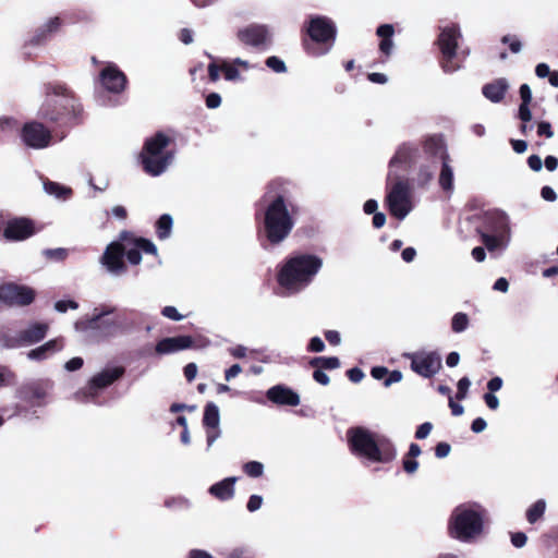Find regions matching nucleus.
<instances>
[{
  "label": "nucleus",
  "mask_w": 558,
  "mask_h": 558,
  "mask_svg": "<svg viewBox=\"0 0 558 558\" xmlns=\"http://www.w3.org/2000/svg\"><path fill=\"white\" fill-rule=\"evenodd\" d=\"M395 29L391 24H381L376 29V35L381 39H392Z\"/></svg>",
  "instance_id": "nucleus-44"
},
{
  "label": "nucleus",
  "mask_w": 558,
  "mask_h": 558,
  "mask_svg": "<svg viewBox=\"0 0 558 558\" xmlns=\"http://www.w3.org/2000/svg\"><path fill=\"white\" fill-rule=\"evenodd\" d=\"M124 256L132 265H138L142 260V254L136 246L125 252Z\"/></svg>",
  "instance_id": "nucleus-53"
},
{
  "label": "nucleus",
  "mask_w": 558,
  "mask_h": 558,
  "mask_svg": "<svg viewBox=\"0 0 558 558\" xmlns=\"http://www.w3.org/2000/svg\"><path fill=\"white\" fill-rule=\"evenodd\" d=\"M471 386V381L468 377H462L459 379L458 381V385H457V388H458V391H457V395H456V398L458 400H463L466 395H468V390Z\"/></svg>",
  "instance_id": "nucleus-41"
},
{
  "label": "nucleus",
  "mask_w": 558,
  "mask_h": 558,
  "mask_svg": "<svg viewBox=\"0 0 558 558\" xmlns=\"http://www.w3.org/2000/svg\"><path fill=\"white\" fill-rule=\"evenodd\" d=\"M62 25V20L59 16L49 19V21L35 29L33 36L28 39L27 45L40 46L44 45L52 33L59 31Z\"/></svg>",
  "instance_id": "nucleus-23"
},
{
  "label": "nucleus",
  "mask_w": 558,
  "mask_h": 558,
  "mask_svg": "<svg viewBox=\"0 0 558 558\" xmlns=\"http://www.w3.org/2000/svg\"><path fill=\"white\" fill-rule=\"evenodd\" d=\"M313 379L322 386H327L330 383L329 376L322 368H314Z\"/></svg>",
  "instance_id": "nucleus-50"
},
{
  "label": "nucleus",
  "mask_w": 558,
  "mask_h": 558,
  "mask_svg": "<svg viewBox=\"0 0 558 558\" xmlns=\"http://www.w3.org/2000/svg\"><path fill=\"white\" fill-rule=\"evenodd\" d=\"M347 441L353 456L372 463H389L397 457L391 440L363 426L350 427L347 430Z\"/></svg>",
  "instance_id": "nucleus-2"
},
{
  "label": "nucleus",
  "mask_w": 558,
  "mask_h": 558,
  "mask_svg": "<svg viewBox=\"0 0 558 558\" xmlns=\"http://www.w3.org/2000/svg\"><path fill=\"white\" fill-rule=\"evenodd\" d=\"M484 519L481 511L457 507L450 517L448 532L452 538L469 542L483 532Z\"/></svg>",
  "instance_id": "nucleus-7"
},
{
  "label": "nucleus",
  "mask_w": 558,
  "mask_h": 558,
  "mask_svg": "<svg viewBox=\"0 0 558 558\" xmlns=\"http://www.w3.org/2000/svg\"><path fill=\"white\" fill-rule=\"evenodd\" d=\"M36 233L35 223L26 217L10 219L3 230V236L9 241H23Z\"/></svg>",
  "instance_id": "nucleus-18"
},
{
  "label": "nucleus",
  "mask_w": 558,
  "mask_h": 558,
  "mask_svg": "<svg viewBox=\"0 0 558 558\" xmlns=\"http://www.w3.org/2000/svg\"><path fill=\"white\" fill-rule=\"evenodd\" d=\"M36 299V291L25 284L4 282L0 284V302L9 307H24Z\"/></svg>",
  "instance_id": "nucleus-14"
},
{
  "label": "nucleus",
  "mask_w": 558,
  "mask_h": 558,
  "mask_svg": "<svg viewBox=\"0 0 558 558\" xmlns=\"http://www.w3.org/2000/svg\"><path fill=\"white\" fill-rule=\"evenodd\" d=\"M312 368H322L324 371H332L340 367L341 362L337 356H315L308 361Z\"/></svg>",
  "instance_id": "nucleus-31"
},
{
  "label": "nucleus",
  "mask_w": 558,
  "mask_h": 558,
  "mask_svg": "<svg viewBox=\"0 0 558 558\" xmlns=\"http://www.w3.org/2000/svg\"><path fill=\"white\" fill-rule=\"evenodd\" d=\"M124 254L125 248L123 244L112 242L107 246L102 255V263L111 272H124L126 270V266L123 262Z\"/></svg>",
  "instance_id": "nucleus-20"
},
{
  "label": "nucleus",
  "mask_w": 558,
  "mask_h": 558,
  "mask_svg": "<svg viewBox=\"0 0 558 558\" xmlns=\"http://www.w3.org/2000/svg\"><path fill=\"white\" fill-rule=\"evenodd\" d=\"M221 71L223 72L225 78L227 81H235L240 77L239 70L232 64L226 62L222 63Z\"/></svg>",
  "instance_id": "nucleus-42"
},
{
  "label": "nucleus",
  "mask_w": 558,
  "mask_h": 558,
  "mask_svg": "<svg viewBox=\"0 0 558 558\" xmlns=\"http://www.w3.org/2000/svg\"><path fill=\"white\" fill-rule=\"evenodd\" d=\"M44 254L48 258H53V259H57V260H63L66 257L68 252H66L65 248H49V250H46L44 252Z\"/></svg>",
  "instance_id": "nucleus-47"
},
{
  "label": "nucleus",
  "mask_w": 558,
  "mask_h": 558,
  "mask_svg": "<svg viewBox=\"0 0 558 558\" xmlns=\"http://www.w3.org/2000/svg\"><path fill=\"white\" fill-rule=\"evenodd\" d=\"M484 401L490 410H496L499 407V400L493 392H486L484 395Z\"/></svg>",
  "instance_id": "nucleus-63"
},
{
  "label": "nucleus",
  "mask_w": 558,
  "mask_h": 558,
  "mask_svg": "<svg viewBox=\"0 0 558 558\" xmlns=\"http://www.w3.org/2000/svg\"><path fill=\"white\" fill-rule=\"evenodd\" d=\"M236 37L245 46L254 47L258 50H266L272 44V35L266 25L250 24L240 28Z\"/></svg>",
  "instance_id": "nucleus-16"
},
{
  "label": "nucleus",
  "mask_w": 558,
  "mask_h": 558,
  "mask_svg": "<svg viewBox=\"0 0 558 558\" xmlns=\"http://www.w3.org/2000/svg\"><path fill=\"white\" fill-rule=\"evenodd\" d=\"M220 416L219 409L214 402H208L204 409L203 424L207 428H217Z\"/></svg>",
  "instance_id": "nucleus-32"
},
{
  "label": "nucleus",
  "mask_w": 558,
  "mask_h": 558,
  "mask_svg": "<svg viewBox=\"0 0 558 558\" xmlns=\"http://www.w3.org/2000/svg\"><path fill=\"white\" fill-rule=\"evenodd\" d=\"M461 37L458 25L446 26L441 29L436 44L440 50L439 63L446 73L456 72L461 68L458 58V39Z\"/></svg>",
  "instance_id": "nucleus-9"
},
{
  "label": "nucleus",
  "mask_w": 558,
  "mask_h": 558,
  "mask_svg": "<svg viewBox=\"0 0 558 558\" xmlns=\"http://www.w3.org/2000/svg\"><path fill=\"white\" fill-rule=\"evenodd\" d=\"M134 245L140 250V252L143 251L144 253L151 254V255L157 254V247L148 239L137 238L134 240Z\"/></svg>",
  "instance_id": "nucleus-40"
},
{
  "label": "nucleus",
  "mask_w": 558,
  "mask_h": 558,
  "mask_svg": "<svg viewBox=\"0 0 558 558\" xmlns=\"http://www.w3.org/2000/svg\"><path fill=\"white\" fill-rule=\"evenodd\" d=\"M221 71V66L211 62L208 64V78L210 82L215 83L219 80V72Z\"/></svg>",
  "instance_id": "nucleus-62"
},
{
  "label": "nucleus",
  "mask_w": 558,
  "mask_h": 558,
  "mask_svg": "<svg viewBox=\"0 0 558 558\" xmlns=\"http://www.w3.org/2000/svg\"><path fill=\"white\" fill-rule=\"evenodd\" d=\"M61 347L62 345L59 343V341L57 339L49 340L46 343H44L43 345L31 350L27 353V356L31 360L43 361V360L47 359L50 354L59 351L61 349Z\"/></svg>",
  "instance_id": "nucleus-29"
},
{
  "label": "nucleus",
  "mask_w": 558,
  "mask_h": 558,
  "mask_svg": "<svg viewBox=\"0 0 558 558\" xmlns=\"http://www.w3.org/2000/svg\"><path fill=\"white\" fill-rule=\"evenodd\" d=\"M388 373H389V369L385 366H375L371 369V375L377 380H380V379L385 380Z\"/></svg>",
  "instance_id": "nucleus-64"
},
{
  "label": "nucleus",
  "mask_w": 558,
  "mask_h": 558,
  "mask_svg": "<svg viewBox=\"0 0 558 558\" xmlns=\"http://www.w3.org/2000/svg\"><path fill=\"white\" fill-rule=\"evenodd\" d=\"M194 340L191 336L168 337L156 343L155 352L158 355L174 353L192 348Z\"/></svg>",
  "instance_id": "nucleus-21"
},
{
  "label": "nucleus",
  "mask_w": 558,
  "mask_h": 558,
  "mask_svg": "<svg viewBox=\"0 0 558 558\" xmlns=\"http://www.w3.org/2000/svg\"><path fill=\"white\" fill-rule=\"evenodd\" d=\"M243 472L250 477H259L263 475L264 465L258 461H248L242 466Z\"/></svg>",
  "instance_id": "nucleus-38"
},
{
  "label": "nucleus",
  "mask_w": 558,
  "mask_h": 558,
  "mask_svg": "<svg viewBox=\"0 0 558 558\" xmlns=\"http://www.w3.org/2000/svg\"><path fill=\"white\" fill-rule=\"evenodd\" d=\"M184 376L187 381H192L195 379L197 374V366L195 363H189L183 368Z\"/></svg>",
  "instance_id": "nucleus-61"
},
{
  "label": "nucleus",
  "mask_w": 558,
  "mask_h": 558,
  "mask_svg": "<svg viewBox=\"0 0 558 558\" xmlns=\"http://www.w3.org/2000/svg\"><path fill=\"white\" fill-rule=\"evenodd\" d=\"M421 447L417 444L412 442L410 445L409 451L402 459V468L405 473L413 474L417 471L418 462L416 461V458L421 454Z\"/></svg>",
  "instance_id": "nucleus-30"
},
{
  "label": "nucleus",
  "mask_w": 558,
  "mask_h": 558,
  "mask_svg": "<svg viewBox=\"0 0 558 558\" xmlns=\"http://www.w3.org/2000/svg\"><path fill=\"white\" fill-rule=\"evenodd\" d=\"M509 89V84L506 78L500 77L487 83L483 86L482 93L485 98L492 102H500L504 100L506 93Z\"/></svg>",
  "instance_id": "nucleus-24"
},
{
  "label": "nucleus",
  "mask_w": 558,
  "mask_h": 558,
  "mask_svg": "<svg viewBox=\"0 0 558 558\" xmlns=\"http://www.w3.org/2000/svg\"><path fill=\"white\" fill-rule=\"evenodd\" d=\"M417 153H418L417 148L407 145V144H403L402 146H400L398 148V150L396 151L393 157L390 159L389 166L390 167H395L398 165L411 166L414 162V160L417 156Z\"/></svg>",
  "instance_id": "nucleus-27"
},
{
  "label": "nucleus",
  "mask_w": 558,
  "mask_h": 558,
  "mask_svg": "<svg viewBox=\"0 0 558 558\" xmlns=\"http://www.w3.org/2000/svg\"><path fill=\"white\" fill-rule=\"evenodd\" d=\"M114 311L113 306L106 304L95 307L92 316L87 319V327L97 330L102 337L116 336L121 330V324L117 318L107 317Z\"/></svg>",
  "instance_id": "nucleus-15"
},
{
  "label": "nucleus",
  "mask_w": 558,
  "mask_h": 558,
  "mask_svg": "<svg viewBox=\"0 0 558 558\" xmlns=\"http://www.w3.org/2000/svg\"><path fill=\"white\" fill-rule=\"evenodd\" d=\"M402 373L398 369L389 371L388 375L386 376V379L384 380V386L389 387L390 385L395 383H399L402 379Z\"/></svg>",
  "instance_id": "nucleus-55"
},
{
  "label": "nucleus",
  "mask_w": 558,
  "mask_h": 558,
  "mask_svg": "<svg viewBox=\"0 0 558 558\" xmlns=\"http://www.w3.org/2000/svg\"><path fill=\"white\" fill-rule=\"evenodd\" d=\"M527 537L523 532H514L511 533V544L517 547L521 548L526 544Z\"/></svg>",
  "instance_id": "nucleus-54"
},
{
  "label": "nucleus",
  "mask_w": 558,
  "mask_h": 558,
  "mask_svg": "<svg viewBox=\"0 0 558 558\" xmlns=\"http://www.w3.org/2000/svg\"><path fill=\"white\" fill-rule=\"evenodd\" d=\"M537 135L538 136H545L547 138L553 137L554 132L551 129V125L547 121H542L537 124Z\"/></svg>",
  "instance_id": "nucleus-51"
},
{
  "label": "nucleus",
  "mask_w": 558,
  "mask_h": 558,
  "mask_svg": "<svg viewBox=\"0 0 558 558\" xmlns=\"http://www.w3.org/2000/svg\"><path fill=\"white\" fill-rule=\"evenodd\" d=\"M451 447L448 442H438L435 447V456L438 459L446 458L450 453Z\"/></svg>",
  "instance_id": "nucleus-52"
},
{
  "label": "nucleus",
  "mask_w": 558,
  "mask_h": 558,
  "mask_svg": "<svg viewBox=\"0 0 558 558\" xmlns=\"http://www.w3.org/2000/svg\"><path fill=\"white\" fill-rule=\"evenodd\" d=\"M501 43L502 44H509V49L512 53H518L520 52L521 48H522V44L521 41L515 37V36H511V35H505L502 38H501Z\"/></svg>",
  "instance_id": "nucleus-43"
},
{
  "label": "nucleus",
  "mask_w": 558,
  "mask_h": 558,
  "mask_svg": "<svg viewBox=\"0 0 558 558\" xmlns=\"http://www.w3.org/2000/svg\"><path fill=\"white\" fill-rule=\"evenodd\" d=\"M475 232L480 235L485 247L493 252L509 236L510 226L508 216L500 210H487L474 215L470 219Z\"/></svg>",
  "instance_id": "nucleus-5"
},
{
  "label": "nucleus",
  "mask_w": 558,
  "mask_h": 558,
  "mask_svg": "<svg viewBox=\"0 0 558 558\" xmlns=\"http://www.w3.org/2000/svg\"><path fill=\"white\" fill-rule=\"evenodd\" d=\"M262 202L268 203L264 218V232L258 233L260 244L268 245L279 243V191L276 183H270Z\"/></svg>",
  "instance_id": "nucleus-8"
},
{
  "label": "nucleus",
  "mask_w": 558,
  "mask_h": 558,
  "mask_svg": "<svg viewBox=\"0 0 558 558\" xmlns=\"http://www.w3.org/2000/svg\"><path fill=\"white\" fill-rule=\"evenodd\" d=\"M389 213L402 220L412 209L410 184L405 179H397L386 196Z\"/></svg>",
  "instance_id": "nucleus-10"
},
{
  "label": "nucleus",
  "mask_w": 558,
  "mask_h": 558,
  "mask_svg": "<svg viewBox=\"0 0 558 558\" xmlns=\"http://www.w3.org/2000/svg\"><path fill=\"white\" fill-rule=\"evenodd\" d=\"M124 373L125 369L122 366L105 368L89 379L83 391L84 395L92 399L96 398L101 389L111 386L114 381L120 379Z\"/></svg>",
  "instance_id": "nucleus-17"
},
{
  "label": "nucleus",
  "mask_w": 558,
  "mask_h": 558,
  "mask_svg": "<svg viewBox=\"0 0 558 558\" xmlns=\"http://www.w3.org/2000/svg\"><path fill=\"white\" fill-rule=\"evenodd\" d=\"M262 504H263V498L259 495H252L248 498L246 508L250 512H254L260 508Z\"/></svg>",
  "instance_id": "nucleus-56"
},
{
  "label": "nucleus",
  "mask_w": 558,
  "mask_h": 558,
  "mask_svg": "<svg viewBox=\"0 0 558 558\" xmlns=\"http://www.w3.org/2000/svg\"><path fill=\"white\" fill-rule=\"evenodd\" d=\"M161 315L171 320H181L184 316L181 315L174 306H165L161 310Z\"/></svg>",
  "instance_id": "nucleus-48"
},
{
  "label": "nucleus",
  "mask_w": 558,
  "mask_h": 558,
  "mask_svg": "<svg viewBox=\"0 0 558 558\" xmlns=\"http://www.w3.org/2000/svg\"><path fill=\"white\" fill-rule=\"evenodd\" d=\"M52 386L49 379H34L21 385L16 397L29 408L43 407Z\"/></svg>",
  "instance_id": "nucleus-13"
},
{
  "label": "nucleus",
  "mask_w": 558,
  "mask_h": 558,
  "mask_svg": "<svg viewBox=\"0 0 558 558\" xmlns=\"http://www.w3.org/2000/svg\"><path fill=\"white\" fill-rule=\"evenodd\" d=\"M236 477H226L225 480L215 483L208 489L209 494L216 499L225 501L234 496V484Z\"/></svg>",
  "instance_id": "nucleus-25"
},
{
  "label": "nucleus",
  "mask_w": 558,
  "mask_h": 558,
  "mask_svg": "<svg viewBox=\"0 0 558 558\" xmlns=\"http://www.w3.org/2000/svg\"><path fill=\"white\" fill-rule=\"evenodd\" d=\"M450 157L447 151L441 154V169L439 173V185L444 191H452L453 189V170L449 165Z\"/></svg>",
  "instance_id": "nucleus-28"
},
{
  "label": "nucleus",
  "mask_w": 558,
  "mask_h": 558,
  "mask_svg": "<svg viewBox=\"0 0 558 558\" xmlns=\"http://www.w3.org/2000/svg\"><path fill=\"white\" fill-rule=\"evenodd\" d=\"M433 429V424L430 422H425L423 424H421L420 426H417L416 430H415V438L416 439H425L429 433L432 432Z\"/></svg>",
  "instance_id": "nucleus-46"
},
{
  "label": "nucleus",
  "mask_w": 558,
  "mask_h": 558,
  "mask_svg": "<svg viewBox=\"0 0 558 558\" xmlns=\"http://www.w3.org/2000/svg\"><path fill=\"white\" fill-rule=\"evenodd\" d=\"M546 510V502L544 499H538L532 504L526 510V520L529 523L534 524L541 520Z\"/></svg>",
  "instance_id": "nucleus-34"
},
{
  "label": "nucleus",
  "mask_w": 558,
  "mask_h": 558,
  "mask_svg": "<svg viewBox=\"0 0 558 558\" xmlns=\"http://www.w3.org/2000/svg\"><path fill=\"white\" fill-rule=\"evenodd\" d=\"M44 90L46 99L38 110V118L54 132L56 137L63 140L70 129L84 122L83 106L64 83H46Z\"/></svg>",
  "instance_id": "nucleus-1"
},
{
  "label": "nucleus",
  "mask_w": 558,
  "mask_h": 558,
  "mask_svg": "<svg viewBox=\"0 0 558 558\" xmlns=\"http://www.w3.org/2000/svg\"><path fill=\"white\" fill-rule=\"evenodd\" d=\"M44 187L48 194L54 195L56 197L62 199L68 198L72 194L71 189L62 186L58 182H53L50 180L44 182Z\"/></svg>",
  "instance_id": "nucleus-36"
},
{
  "label": "nucleus",
  "mask_w": 558,
  "mask_h": 558,
  "mask_svg": "<svg viewBox=\"0 0 558 558\" xmlns=\"http://www.w3.org/2000/svg\"><path fill=\"white\" fill-rule=\"evenodd\" d=\"M469 317L465 313H457L451 319V329L454 332H462L468 328Z\"/></svg>",
  "instance_id": "nucleus-39"
},
{
  "label": "nucleus",
  "mask_w": 558,
  "mask_h": 558,
  "mask_svg": "<svg viewBox=\"0 0 558 558\" xmlns=\"http://www.w3.org/2000/svg\"><path fill=\"white\" fill-rule=\"evenodd\" d=\"M347 376L352 383H360L364 378V373L359 367H352L347 371Z\"/></svg>",
  "instance_id": "nucleus-57"
},
{
  "label": "nucleus",
  "mask_w": 558,
  "mask_h": 558,
  "mask_svg": "<svg viewBox=\"0 0 558 558\" xmlns=\"http://www.w3.org/2000/svg\"><path fill=\"white\" fill-rule=\"evenodd\" d=\"M306 349L308 352H323L325 350V343L319 337H313Z\"/></svg>",
  "instance_id": "nucleus-49"
},
{
  "label": "nucleus",
  "mask_w": 558,
  "mask_h": 558,
  "mask_svg": "<svg viewBox=\"0 0 558 558\" xmlns=\"http://www.w3.org/2000/svg\"><path fill=\"white\" fill-rule=\"evenodd\" d=\"M423 147L425 153L432 156H437L438 154L441 155L446 151L441 137L435 135L427 137L424 141Z\"/></svg>",
  "instance_id": "nucleus-35"
},
{
  "label": "nucleus",
  "mask_w": 558,
  "mask_h": 558,
  "mask_svg": "<svg viewBox=\"0 0 558 558\" xmlns=\"http://www.w3.org/2000/svg\"><path fill=\"white\" fill-rule=\"evenodd\" d=\"M99 76L102 87L110 93L120 94L126 87V75L116 64L105 66Z\"/></svg>",
  "instance_id": "nucleus-19"
},
{
  "label": "nucleus",
  "mask_w": 558,
  "mask_h": 558,
  "mask_svg": "<svg viewBox=\"0 0 558 558\" xmlns=\"http://www.w3.org/2000/svg\"><path fill=\"white\" fill-rule=\"evenodd\" d=\"M300 403V396L289 387L281 385V405L296 407Z\"/></svg>",
  "instance_id": "nucleus-37"
},
{
  "label": "nucleus",
  "mask_w": 558,
  "mask_h": 558,
  "mask_svg": "<svg viewBox=\"0 0 558 558\" xmlns=\"http://www.w3.org/2000/svg\"><path fill=\"white\" fill-rule=\"evenodd\" d=\"M20 137L26 147L44 149L51 145L56 134L41 120H33L23 124Z\"/></svg>",
  "instance_id": "nucleus-11"
},
{
  "label": "nucleus",
  "mask_w": 558,
  "mask_h": 558,
  "mask_svg": "<svg viewBox=\"0 0 558 558\" xmlns=\"http://www.w3.org/2000/svg\"><path fill=\"white\" fill-rule=\"evenodd\" d=\"M48 329L49 326L46 323H33L27 328L19 332L17 340L21 344L37 343L46 337Z\"/></svg>",
  "instance_id": "nucleus-22"
},
{
  "label": "nucleus",
  "mask_w": 558,
  "mask_h": 558,
  "mask_svg": "<svg viewBox=\"0 0 558 558\" xmlns=\"http://www.w3.org/2000/svg\"><path fill=\"white\" fill-rule=\"evenodd\" d=\"M170 143L171 138L161 131L146 138L140 154V161L145 173L158 177L166 171L173 159V153L166 150Z\"/></svg>",
  "instance_id": "nucleus-6"
},
{
  "label": "nucleus",
  "mask_w": 558,
  "mask_h": 558,
  "mask_svg": "<svg viewBox=\"0 0 558 558\" xmlns=\"http://www.w3.org/2000/svg\"><path fill=\"white\" fill-rule=\"evenodd\" d=\"M299 214V207L294 205H287L283 196L281 195V241L289 235L293 226L294 217Z\"/></svg>",
  "instance_id": "nucleus-26"
},
{
  "label": "nucleus",
  "mask_w": 558,
  "mask_h": 558,
  "mask_svg": "<svg viewBox=\"0 0 558 558\" xmlns=\"http://www.w3.org/2000/svg\"><path fill=\"white\" fill-rule=\"evenodd\" d=\"M173 220L169 214L161 215L156 221V234L159 240L169 238L172 230Z\"/></svg>",
  "instance_id": "nucleus-33"
},
{
  "label": "nucleus",
  "mask_w": 558,
  "mask_h": 558,
  "mask_svg": "<svg viewBox=\"0 0 558 558\" xmlns=\"http://www.w3.org/2000/svg\"><path fill=\"white\" fill-rule=\"evenodd\" d=\"M221 105V97L217 93H210L206 97V106L209 109H216Z\"/></svg>",
  "instance_id": "nucleus-59"
},
{
  "label": "nucleus",
  "mask_w": 558,
  "mask_h": 558,
  "mask_svg": "<svg viewBox=\"0 0 558 558\" xmlns=\"http://www.w3.org/2000/svg\"><path fill=\"white\" fill-rule=\"evenodd\" d=\"M521 104L530 105L532 101V92L527 84H522L519 89Z\"/></svg>",
  "instance_id": "nucleus-58"
},
{
  "label": "nucleus",
  "mask_w": 558,
  "mask_h": 558,
  "mask_svg": "<svg viewBox=\"0 0 558 558\" xmlns=\"http://www.w3.org/2000/svg\"><path fill=\"white\" fill-rule=\"evenodd\" d=\"M323 260L311 254L292 257L281 267V296H288L304 289L322 268Z\"/></svg>",
  "instance_id": "nucleus-4"
},
{
  "label": "nucleus",
  "mask_w": 558,
  "mask_h": 558,
  "mask_svg": "<svg viewBox=\"0 0 558 558\" xmlns=\"http://www.w3.org/2000/svg\"><path fill=\"white\" fill-rule=\"evenodd\" d=\"M403 357L410 360L411 369L424 378H432L442 367L441 356L436 351L409 352L404 353Z\"/></svg>",
  "instance_id": "nucleus-12"
},
{
  "label": "nucleus",
  "mask_w": 558,
  "mask_h": 558,
  "mask_svg": "<svg viewBox=\"0 0 558 558\" xmlns=\"http://www.w3.org/2000/svg\"><path fill=\"white\" fill-rule=\"evenodd\" d=\"M338 28L335 21L326 15H310L301 28V44L313 58L327 54L335 46Z\"/></svg>",
  "instance_id": "nucleus-3"
},
{
  "label": "nucleus",
  "mask_w": 558,
  "mask_h": 558,
  "mask_svg": "<svg viewBox=\"0 0 558 558\" xmlns=\"http://www.w3.org/2000/svg\"><path fill=\"white\" fill-rule=\"evenodd\" d=\"M519 119L522 121V122H530L531 119H532V112L530 110V105H526V104H521L519 106Z\"/></svg>",
  "instance_id": "nucleus-60"
},
{
  "label": "nucleus",
  "mask_w": 558,
  "mask_h": 558,
  "mask_svg": "<svg viewBox=\"0 0 558 558\" xmlns=\"http://www.w3.org/2000/svg\"><path fill=\"white\" fill-rule=\"evenodd\" d=\"M78 307V303L73 300H60L54 303L56 311L60 313H65L69 308L76 310Z\"/></svg>",
  "instance_id": "nucleus-45"
}]
</instances>
